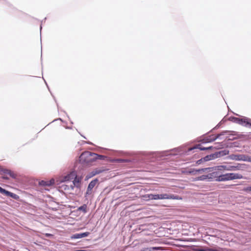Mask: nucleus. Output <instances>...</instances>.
<instances>
[{"instance_id": "1", "label": "nucleus", "mask_w": 251, "mask_h": 251, "mask_svg": "<svg viewBox=\"0 0 251 251\" xmlns=\"http://www.w3.org/2000/svg\"><path fill=\"white\" fill-rule=\"evenodd\" d=\"M81 178L78 177L76 173L73 171L68 174L64 177V181L73 180V184H71V188L74 190L75 186L78 188L80 187Z\"/></svg>"}, {"instance_id": "2", "label": "nucleus", "mask_w": 251, "mask_h": 251, "mask_svg": "<svg viewBox=\"0 0 251 251\" xmlns=\"http://www.w3.org/2000/svg\"><path fill=\"white\" fill-rule=\"evenodd\" d=\"M97 154L90 151H84L79 156L80 161L82 163L88 164L94 162L96 159Z\"/></svg>"}, {"instance_id": "3", "label": "nucleus", "mask_w": 251, "mask_h": 251, "mask_svg": "<svg viewBox=\"0 0 251 251\" xmlns=\"http://www.w3.org/2000/svg\"><path fill=\"white\" fill-rule=\"evenodd\" d=\"M154 200H164V199H172V200H181L182 198L177 195L173 194H155L154 195Z\"/></svg>"}, {"instance_id": "4", "label": "nucleus", "mask_w": 251, "mask_h": 251, "mask_svg": "<svg viewBox=\"0 0 251 251\" xmlns=\"http://www.w3.org/2000/svg\"><path fill=\"white\" fill-rule=\"evenodd\" d=\"M223 154L221 151L216 152L215 153L211 154L210 155H208L205 156L204 157L198 160L197 163L198 164H200L202 162H206L211 160H213L214 159L220 157Z\"/></svg>"}, {"instance_id": "5", "label": "nucleus", "mask_w": 251, "mask_h": 251, "mask_svg": "<svg viewBox=\"0 0 251 251\" xmlns=\"http://www.w3.org/2000/svg\"><path fill=\"white\" fill-rule=\"evenodd\" d=\"M0 174L1 177L5 179H8L9 177L12 178H16V175L12 171L7 169H2L0 171Z\"/></svg>"}, {"instance_id": "6", "label": "nucleus", "mask_w": 251, "mask_h": 251, "mask_svg": "<svg viewBox=\"0 0 251 251\" xmlns=\"http://www.w3.org/2000/svg\"><path fill=\"white\" fill-rule=\"evenodd\" d=\"M210 169V168H203L201 169L196 170L195 169H190L188 170H185L183 171V173L188 175V174H193L196 175L197 172H204L207 170Z\"/></svg>"}, {"instance_id": "7", "label": "nucleus", "mask_w": 251, "mask_h": 251, "mask_svg": "<svg viewBox=\"0 0 251 251\" xmlns=\"http://www.w3.org/2000/svg\"><path fill=\"white\" fill-rule=\"evenodd\" d=\"M0 193L2 194H4L5 195H6L7 196H9V197L13 198L15 200H18L19 198V197L17 195H16L14 193H11L9 191H8L3 189L1 187H0Z\"/></svg>"}, {"instance_id": "8", "label": "nucleus", "mask_w": 251, "mask_h": 251, "mask_svg": "<svg viewBox=\"0 0 251 251\" xmlns=\"http://www.w3.org/2000/svg\"><path fill=\"white\" fill-rule=\"evenodd\" d=\"M54 184V179L52 178L49 180H41L39 182V184L42 186H50Z\"/></svg>"}, {"instance_id": "9", "label": "nucleus", "mask_w": 251, "mask_h": 251, "mask_svg": "<svg viewBox=\"0 0 251 251\" xmlns=\"http://www.w3.org/2000/svg\"><path fill=\"white\" fill-rule=\"evenodd\" d=\"M90 233L89 232H86L81 233H76L73 235L71 236V239H79L88 236Z\"/></svg>"}, {"instance_id": "10", "label": "nucleus", "mask_w": 251, "mask_h": 251, "mask_svg": "<svg viewBox=\"0 0 251 251\" xmlns=\"http://www.w3.org/2000/svg\"><path fill=\"white\" fill-rule=\"evenodd\" d=\"M229 180H233L237 179H241L243 178L242 175L237 173H228Z\"/></svg>"}, {"instance_id": "11", "label": "nucleus", "mask_w": 251, "mask_h": 251, "mask_svg": "<svg viewBox=\"0 0 251 251\" xmlns=\"http://www.w3.org/2000/svg\"><path fill=\"white\" fill-rule=\"evenodd\" d=\"M215 173H213L212 174H209L206 175H202L200 176H199L197 178H196V180H203L206 179H210L212 178V176H214V175L215 174Z\"/></svg>"}, {"instance_id": "12", "label": "nucleus", "mask_w": 251, "mask_h": 251, "mask_svg": "<svg viewBox=\"0 0 251 251\" xmlns=\"http://www.w3.org/2000/svg\"><path fill=\"white\" fill-rule=\"evenodd\" d=\"M216 180L218 181H225L230 180L228 173L219 176L217 177Z\"/></svg>"}, {"instance_id": "13", "label": "nucleus", "mask_w": 251, "mask_h": 251, "mask_svg": "<svg viewBox=\"0 0 251 251\" xmlns=\"http://www.w3.org/2000/svg\"><path fill=\"white\" fill-rule=\"evenodd\" d=\"M219 137V135H211L209 136V137H205L204 139H203V141L204 142L208 143V142H211L214 141H215L217 138H218Z\"/></svg>"}, {"instance_id": "14", "label": "nucleus", "mask_w": 251, "mask_h": 251, "mask_svg": "<svg viewBox=\"0 0 251 251\" xmlns=\"http://www.w3.org/2000/svg\"><path fill=\"white\" fill-rule=\"evenodd\" d=\"M212 169V170L218 171H227V165H221L216 166L214 168H210V170Z\"/></svg>"}, {"instance_id": "15", "label": "nucleus", "mask_w": 251, "mask_h": 251, "mask_svg": "<svg viewBox=\"0 0 251 251\" xmlns=\"http://www.w3.org/2000/svg\"><path fill=\"white\" fill-rule=\"evenodd\" d=\"M98 181V180L97 179L91 181L88 185V189H89V191H92L93 188L95 186Z\"/></svg>"}, {"instance_id": "16", "label": "nucleus", "mask_w": 251, "mask_h": 251, "mask_svg": "<svg viewBox=\"0 0 251 251\" xmlns=\"http://www.w3.org/2000/svg\"><path fill=\"white\" fill-rule=\"evenodd\" d=\"M142 198L144 201H149L150 200H154V194H146L142 196Z\"/></svg>"}, {"instance_id": "17", "label": "nucleus", "mask_w": 251, "mask_h": 251, "mask_svg": "<svg viewBox=\"0 0 251 251\" xmlns=\"http://www.w3.org/2000/svg\"><path fill=\"white\" fill-rule=\"evenodd\" d=\"M241 167L239 165L237 166H232V165H228L227 166V171H235L239 170L240 169Z\"/></svg>"}, {"instance_id": "18", "label": "nucleus", "mask_w": 251, "mask_h": 251, "mask_svg": "<svg viewBox=\"0 0 251 251\" xmlns=\"http://www.w3.org/2000/svg\"><path fill=\"white\" fill-rule=\"evenodd\" d=\"M233 120H234V122L243 125V124H249V122H247V123L246 122L245 119H240L238 118H234Z\"/></svg>"}, {"instance_id": "19", "label": "nucleus", "mask_w": 251, "mask_h": 251, "mask_svg": "<svg viewBox=\"0 0 251 251\" xmlns=\"http://www.w3.org/2000/svg\"><path fill=\"white\" fill-rule=\"evenodd\" d=\"M212 148V146L204 148V147H202L201 145L199 144V145H197L196 147H195L194 148L191 149V150H193V149H198L200 150L204 151V150H209Z\"/></svg>"}, {"instance_id": "20", "label": "nucleus", "mask_w": 251, "mask_h": 251, "mask_svg": "<svg viewBox=\"0 0 251 251\" xmlns=\"http://www.w3.org/2000/svg\"><path fill=\"white\" fill-rule=\"evenodd\" d=\"M78 210L79 211H82L84 213L87 212V205L86 204H83L82 206H80L78 208Z\"/></svg>"}, {"instance_id": "21", "label": "nucleus", "mask_w": 251, "mask_h": 251, "mask_svg": "<svg viewBox=\"0 0 251 251\" xmlns=\"http://www.w3.org/2000/svg\"><path fill=\"white\" fill-rule=\"evenodd\" d=\"M146 250H149V251H151V250H162V248L161 247H155L150 248H147Z\"/></svg>"}, {"instance_id": "22", "label": "nucleus", "mask_w": 251, "mask_h": 251, "mask_svg": "<svg viewBox=\"0 0 251 251\" xmlns=\"http://www.w3.org/2000/svg\"><path fill=\"white\" fill-rule=\"evenodd\" d=\"M62 187H63L64 190L68 191L70 194L72 193L71 192H69L70 190H72L71 188V185L70 186L65 185H63Z\"/></svg>"}, {"instance_id": "23", "label": "nucleus", "mask_w": 251, "mask_h": 251, "mask_svg": "<svg viewBox=\"0 0 251 251\" xmlns=\"http://www.w3.org/2000/svg\"><path fill=\"white\" fill-rule=\"evenodd\" d=\"M92 194V191H89V189H87V191L86 192V195H91Z\"/></svg>"}, {"instance_id": "24", "label": "nucleus", "mask_w": 251, "mask_h": 251, "mask_svg": "<svg viewBox=\"0 0 251 251\" xmlns=\"http://www.w3.org/2000/svg\"><path fill=\"white\" fill-rule=\"evenodd\" d=\"M207 251H218V250H214V249L207 248Z\"/></svg>"}, {"instance_id": "25", "label": "nucleus", "mask_w": 251, "mask_h": 251, "mask_svg": "<svg viewBox=\"0 0 251 251\" xmlns=\"http://www.w3.org/2000/svg\"><path fill=\"white\" fill-rule=\"evenodd\" d=\"M45 235V236H46V237H50V236H53V235H52V234H50V233H46Z\"/></svg>"}, {"instance_id": "26", "label": "nucleus", "mask_w": 251, "mask_h": 251, "mask_svg": "<svg viewBox=\"0 0 251 251\" xmlns=\"http://www.w3.org/2000/svg\"><path fill=\"white\" fill-rule=\"evenodd\" d=\"M196 251H207V249L203 250V249H199L196 250Z\"/></svg>"}, {"instance_id": "27", "label": "nucleus", "mask_w": 251, "mask_h": 251, "mask_svg": "<svg viewBox=\"0 0 251 251\" xmlns=\"http://www.w3.org/2000/svg\"><path fill=\"white\" fill-rule=\"evenodd\" d=\"M147 249V248L144 249L142 250V251H149V250H146Z\"/></svg>"}]
</instances>
